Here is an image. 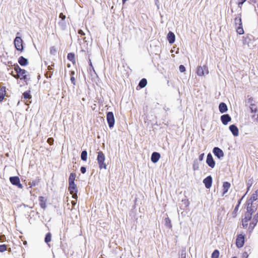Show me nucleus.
Returning <instances> with one entry per match:
<instances>
[{
	"label": "nucleus",
	"mask_w": 258,
	"mask_h": 258,
	"mask_svg": "<svg viewBox=\"0 0 258 258\" xmlns=\"http://www.w3.org/2000/svg\"><path fill=\"white\" fill-rule=\"evenodd\" d=\"M256 210L246 209L244 217L241 219L243 228L247 229L249 233H251L258 222V213L252 216Z\"/></svg>",
	"instance_id": "nucleus-1"
},
{
	"label": "nucleus",
	"mask_w": 258,
	"mask_h": 258,
	"mask_svg": "<svg viewBox=\"0 0 258 258\" xmlns=\"http://www.w3.org/2000/svg\"><path fill=\"white\" fill-rule=\"evenodd\" d=\"M258 189L253 193L250 198L246 202V209L256 210L258 202Z\"/></svg>",
	"instance_id": "nucleus-2"
},
{
	"label": "nucleus",
	"mask_w": 258,
	"mask_h": 258,
	"mask_svg": "<svg viewBox=\"0 0 258 258\" xmlns=\"http://www.w3.org/2000/svg\"><path fill=\"white\" fill-rule=\"evenodd\" d=\"M14 69L16 73L15 75H13L15 78L17 79H20V80H24L25 81L27 80V72L25 70L21 69L17 64L14 65Z\"/></svg>",
	"instance_id": "nucleus-3"
},
{
	"label": "nucleus",
	"mask_w": 258,
	"mask_h": 258,
	"mask_svg": "<svg viewBox=\"0 0 258 258\" xmlns=\"http://www.w3.org/2000/svg\"><path fill=\"white\" fill-rule=\"evenodd\" d=\"M234 24L238 34L241 35L244 33L242 26L241 14H238L234 19Z\"/></svg>",
	"instance_id": "nucleus-4"
},
{
	"label": "nucleus",
	"mask_w": 258,
	"mask_h": 258,
	"mask_svg": "<svg viewBox=\"0 0 258 258\" xmlns=\"http://www.w3.org/2000/svg\"><path fill=\"white\" fill-rule=\"evenodd\" d=\"M97 160L100 169H106L107 168V165L104 162L105 160V155L102 151L98 152Z\"/></svg>",
	"instance_id": "nucleus-5"
},
{
	"label": "nucleus",
	"mask_w": 258,
	"mask_h": 258,
	"mask_svg": "<svg viewBox=\"0 0 258 258\" xmlns=\"http://www.w3.org/2000/svg\"><path fill=\"white\" fill-rule=\"evenodd\" d=\"M68 189L70 194L72 195V198L76 200L78 198V188L76 184L75 183H69Z\"/></svg>",
	"instance_id": "nucleus-6"
},
{
	"label": "nucleus",
	"mask_w": 258,
	"mask_h": 258,
	"mask_svg": "<svg viewBox=\"0 0 258 258\" xmlns=\"http://www.w3.org/2000/svg\"><path fill=\"white\" fill-rule=\"evenodd\" d=\"M197 74L199 76H203L209 74V70L207 65L203 67L198 66L197 69Z\"/></svg>",
	"instance_id": "nucleus-7"
},
{
	"label": "nucleus",
	"mask_w": 258,
	"mask_h": 258,
	"mask_svg": "<svg viewBox=\"0 0 258 258\" xmlns=\"http://www.w3.org/2000/svg\"><path fill=\"white\" fill-rule=\"evenodd\" d=\"M14 45L16 48L21 52L23 50V40L20 37L17 36L14 40Z\"/></svg>",
	"instance_id": "nucleus-8"
},
{
	"label": "nucleus",
	"mask_w": 258,
	"mask_h": 258,
	"mask_svg": "<svg viewBox=\"0 0 258 258\" xmlns=\"http://www.w3.org/2000/svg\"><path fill=\"white\" fill-rule=\"evenodd\" d=\"M10 181L13 185L17 186L20 189L23 188V186L21 183L20 178L18 176H16L10 177Z\"/></svg>",
	"instance_id": "nucleus-9"
},
{
	"label": "nucleus",
	"mask_w": 258,
	"mask_h": 258,
	"mask_svg": "<svg viewBox=\"0 0 258 258\" xmlns=\"http://www.w3.org/2000/svg\"><path fill=\"white\" fill-rule=\"evenodd\" d=\"M244 235L242 234L237 235L236 239V245L238 248L242 247L244 244Z\"/></svg>",
	"instance_id": "nucleus-10"
},
{
	"label": "nucleus",
	"mask_w": 258,
	"mask_h": 258,
	"mask_svg": "<svg viewBox=\"0 0 258 258\" xmlns=\"http://www.w3.org/2000/svg\"><path fill=\"white\" fill-rule=\"evenodd\" d=\"M107 122L109 127H112L114 124V115L112 112H108L106 115Z\"/></svg>",
	"instance_id": "nucleus-11"
},
{
	"label": "nucleus",
	"mask_w": 258,
	"mask_h": 258,
	"mask_svg": "<svg viewBox=\"0 0 258 258\" xmlns=\"http://www.w3.org/2000/svg\"><path fill=\"white\" fill-rule=\"evenodd\" d=\"M206 163L212 168H213L215 166V162L211 153H209L207 155Z\"/></svg>",
	"instance_id": "nucleus-12"
},
{
	"label": "nucleus",
	"mask_w": 258,
	"mask_h": 258,
	"mask_svg": "<svg viewBox=\"0 0 258 258\" xmlns=\"http://www.w3.org/2000/svg\"><path fill=\"white\" fill-rule=\"evenodd\" d=\"M203 183H204L205 187L207 188H210L212 184V177L211 176H208L203 180Z\"/></svg>",
	"instance_id": "nucleus-13"
},
{
	"label": "nucleus",
	"mask_w": 258,
	"mask_h": 258,
	"mask_svg": "<svg viewBox=\"0 0 258 258\" xmlns=\"http://www.w3.org/2000/svg\"><path fill=\"white\" fill-rule=\"evenodd\" d=\"M213 151L214 155L219 159L224 156L223 152L218 147H215Z\"/></svg>",
	"instance_id": "nucleus-14"
},
{
	"label": "nucleus",
	"mask_w": 258,
	"mask_h": 258,
	"mask_svg": "<svg viewBox=\"0 0 258 258\" xmlns=\"http://www.w3.org/2000/svg\"><path fill=\"white\" fill-rule=\"evenodd\" d=\"M221 120L223 124L226 125L231 121V118L228 114H224L221 116Z\"/></svg>",
	"instance_id": "nucleus-15"
},
{
	"label": "nucleus",
	"mask_w": 258,
	"mask_h": 258,
	"mask_svg": "<svg viewBox=\"0 0 258 258\" xmlns=\"http://www.w3.org/2000/svg\"><path fill=\"white\" fill-rule=\"evenodd\" d=\"M46 198L44 197H39V205L41 208L45 209L46 208Z\"/></svg>",
	"instance_id": "nucleus-16"
},
{
	"label": "nucleus",
	"mask_w": 258,
	"mask_h": 258,
	"mask_svg": "<svg viewBox=\"0 0 258 258\" xmlns=\"http://www.w3.org/2000/svg\"><path fill=\"white\" fill-rule=\"evenodd\" d=\"M229 130L232 132L233 135L235 137L238 136L239 135V130L237 127L234 125L232 124L230 125Z\"/></svg>",
	"instance_id": "nucleus-17"
},
{
	"label": "nucleus",
	"mask_w": 258,
	"mask_h": 258,
	"mask_svg": "<svg viewBox=\"0 0 258 258\" xmlns=\"http://www.w3.org/2000/svg\"><path fill=\"white\" fill-rule=\"evenodd\" d=\"M230 186H231V184L229 182H227V181L223 182V185H222V187H223L222 195H224L225 194H226L227 192V191H228Z\"/></svg>",
	"instance_id": "nucleus-18"
},
{
	"label": "nucleus",
	"mask_w": 258,
	"mask_h": 258,
	"mask_svg": "<svg viewBox=\"0 0 258 258\" xmlns=\"http://www.w3.org/2000/svg\"><path fill=\"white\" fill-rule=\"evenodd\" d=\"M6 96V87L3 86L0 88V102H2Z\"/></svg>",
	"instance_id": "nucleus-19"
},
{
	"label": "nucleus",
	"mask_w": 258,
	"mask_h": 258,
	"mask_svg": "<svg viewBox=\"0 0 258 258\" xmlns=\"http://www.w3.org/2000/svg\"><path fill=\"white\" fill-rule=\"evenodd\" d=\"M160 158V154L158 152H154L151 156V161L153 163H156Z\"/></svg>",
	"instance_id": "nucleus-20"
},
{
	"label": "nucleus",
	"mask_w": 258,
	"mask_h": 258,
	"mask_svg": "<svg viewBox=\"0 0 258 258\" xmlns=\"http://www.w3.org/2000/svg\"><path fill=\"white\" fill-rule=\"evenodd\" d=\"M19 63L22 66H26L28 64L27 59L21 56L18 59Z\"/></svg>",
	"instance_id": "nucleus-21"
},
{
	"label": "nucleus",
	"mask_w": 258,
	"mask_h": 258,
	"mask_svg": "<svg viewBox=\"0 0 258 258\" xmlns=\"http://www.w3.org/2000/svg\"><path fill=\"white\" fill-rule=\"evenodd\" d=\"M219 111L221 113L226 112L228 110L227 106L225 103L222 102L220 103L219 106Z\"/></svg>",
	"instance_id": "nucleus-22"
},
{
	"label": "nucleus",
	"mask_w": 258,
	"mask_h": 258,
	"mask_svg": "<svg viewBox=\"0 0 258 258\" xmlns=\"http://www.w3.org/2000/svg\"><path fill=\"white\" fill-rule=\"evenodd\" d=\"M168 42L172 44L175 41V35L172 32H169L167 35Z\"/></svg>",
	"instance_id": "nucleus-23"
},
{
	"label": "nucleus",
	"mask_w": 258,
	"mask_h": 258,
	"mask_svg": "<svg viewBox=\"0 0 258 258\" xmlns=\"http://www.w3.org/2000/svg\"><path fill=\"white\" fill-rule=\"evenodd\" d=\"M240 204V202L239 201L238 204L235 206L233 212L231 213V215L232 218H235L236 217Z\"/></svg>",
	"instance_id": "nucleus-24"
},
{
	"label": "nucleus",
	"mask_w": 258,
	"mask_h": 258,
	"mask_svg": "<svg viewBox=\"0 0 258 258\" xmlns=\"http://www.w3.org/2000/svg\"><path fill=\"white\" fill-rule=\"evenodd\" d=\"M76 177V174L75 173H71L69 178V184L75 183V178Z\"/></svg>",
	"instance_id": "nucleus-25"
},
{
	"label": "nucleus",
	"mask_w": 258,
	"mask_h": 258,
	"mask_svg": "<svg viewBox=\"0 0 258 258\" xmlns=\"http://www.w3.org/2000/svg\"><path fill=\"white\" fill-rule=\"evenodd\" d=\"M251 41V39L248 36H243L242 42L244 45H248Z\"/></svg>",
	"instance_id": "nucleus-26"
},
{
	"label": "nucleus",
	"mask_w": 258,
	"mask_h": 258,
	"mask_svg": "<svg viewBox=\"0 0 258 258\" xmlns=\"http://www.w3.org/2000/svg\"><path fill=\"white\" fill-rule=\"evenodd\" d=\"M147 80L145 78H143L140 81L139 84V87H140V88H143L147 85Z\"/></svg>",
	"instance_id": "nucleus-27"
},
{
	"label": "nucleus",
	"mask_w": 258,
	"mask_h": 258,
	"mask_svg": "<svg viewBox=\"0 0 258 258\" xmlns=\"http://www.w3.org/2000/svg\"><path fill=\"white\" fill-rule=\"evenodd\" d=\"M23 98L25 99H31L32 96L30 94V91H27L23 93Z\"/></svg>",
	"instance_id": "nucleus-28"
},
{
	"label": "nucleus",
	"mask_w": 258,
	"mask_h": 258,
	"mask_svg": "<svg viewBox=\"0 0 258 258\" xmlns=\"http://www.w3.org/2000/svg\"><path fill=\"white\" fill-rule=\"evenodd\" d=\"M250 109L252 113H256L257 112V107L255 103L250 104Z\"/></svg>",
	"instance_id": "nucleus-29"
},
{
	"label": "nucleus",
	"mask_w": 258,
	"mask_h": 258,
	"mask_svg": "<svg viewBox=\"0 0 258 258\" xmlns=\"http://www.w3.org/2000/svg\"><path fill=\"white\" fill-rule=\"evenodd\" d=\"M81 159L83 161H86L87 159V152L86 151H83L81 153Z\"/></svg>",
	"instance_id": "nucleus-30"
},
{
	"label": "nucleus",
	"mask_w": 258,
	"mask_h": 258,
	"mask_svg": "<svg viewBox=\"0 0 258 258\" xmlns=\"http://www.w3.org/2000/svg\"><path fill=\"white\" fill-rule=\"evenodd\" d=\"M67 58L69 60L72 62H74L75 61V54L73 53H68L67 55Z\"/></svg>",
	"instance_id": "nucleus-31"
},
{
	"label": "nucleus",
	"mask_w": 258,
	"mask_h": 258,
	"mask_svg": "<svg viewBox=\"0 0 258 258\" xmlns=\"http://www.w3.org/2000/svg\"><path fill=\"white\" fill-rule=\"evenodd\" d=\"M57 51V50L55 46H53L50 47V53L51 55H55L56 54Z\"/></svg>",
	"instance_id": "nucleus-32"
},
{
	"label": "nucleus",
	"mask_w": 258,
	"mask_h": 258,
	"mask_svg": "<svg viewBox=\"0 0 258 258\" xmlns=\"http://www.w3.org/2000/svg\"><path fill=\"white\" fill-rule=\"evenodd\" d=\"M219 254H220V253H219V250L217 249H216L213 252V253L212 254L211 258H219Z\"/></svg>",
	"instance_id": "nucleus-33"
},
{
	"label": "nucleus",
	"mask_w": 258,
	"mask_h": 258,
	"mask_svg": "<svg viewBox=\"0 0 258 258\" xmlns=\"http://www.w3.org/2000/svg\"><path fill=\"white\" fill-rule=\"evenodd\" d=\"M51 239V235L50 233H48L46 234L45 237V242L47 243L49 242Z\"/></svg>",
	"instance_id": "nucleus-34"
},
{
	"label": "nucleus",
	"mask_w": 258,
	"mask_h": 258,
	"mask_svg": "<svg viewBox=\"0 0 258 258\" xmlns=\"http://www.w3.org/2000/svg\"><path fill=\"white\" fill-rule=\"evenodd\" d=\"M74 75H75V72L72 71L71 72V82L72 83V84L74 85H76V80H75V78L74 76Z\"/></svg>",
	"instance_id": "nucleus-35"
},
{
	"label": "nucleus",
	"mask_w": 258,
	"mask_h": 258,
	"mask_svg": "<svg viewBox=\"0 0 258 258\" xmlns=\"http://www.w3.org/2000/svg\"><path fill=\"white\" fill-rule=\"evenodd\" d=\"M253 182V178H251L247 181V190H249L251 187Z\"/></svg>",
	"instance_id": "nucleus-36"
},
{
	"label": "nucleus",
	"mask_w": 258,
	"mask_h": 258,
	"mask_svg": "<svg viewBox=\"0 0 258 258\" xmlns=\"http://www.w3.org/2000/svg\"><path fill=\"white\" fill-rule=\"evenodd\" d=\"M89 66H90V68H89L90 73L91 74H92V71L94 72V73H95V70H94V68L93 67L92 62H91L90 59L89 60Z\"/></svg>",
	"instance_id": "nucleus-37"
},
{
	"label": "nucleus",
	"mask_w": 258,
	"mask_h": 258,
	"mask_svg": "<svg viewBox=\"0 0 258 258\" xmlns=\"http://www.w3.org/2000/svg\"><path fill=\"white\" fill-rule=\"evenodd\" d=\"M7 246L6 244L0 245V252H3L7 250Z\"/></svg>",
	"instance_id": "nucleus-38"
},
{
	"label": "nucleus",
	"mask_w": 258,
	"mask_h": 258,
	"mask_svg": "<svg viewBox=\"0 0 258 258\" xmlns=\"http://www.w3.org/2000/svg\"><path fill=\"white\" fill-rule=\"evenodd\" d=\"M52 75H53V72L52 71H48L45 74V76L47 78H50Z\"/></svg>",
	"instance_id": "nucleus-39"
},
{
	"label": "nucleus",
	"mask_w": 258,
	"mask_h": 258,
	"mask_svg": "<svg viewBox=\"0 0 258 258\" xmlns=\"http://www.w3.org/2000/svg\"><path fill=\"white\" fill-rule=\"evenodd\" d=\"M37 183L38 181L36 180H33L32 181L29 182V185H30V187H32L35 186L37 184Z\"/></svg>",
	"instance_id": "nucleus-40"
},
{
	"label": "nucleus",
	"mask_w": 258,
	"mask_h": 258,
	"mask_svg": "<svg viewBox=\"0 0 258 258\" xmlns=\"http://www.w3.org/2000/svg\"><path fill=\"white\" fill-rule=\"evenodd\" d=\"M193 169L194 170H197L199 169V164L196 161H194L193 164Z\"/></svg>",
	"instance_id": "nucleus-41"
},
{
	"label": "nucleus",
	"mask_w": 258,
	"mask_h": 258,
	"mask_svg": "<svg viewBox=\"0 0 258 258\" xmlns=\"http://www.w3.org/2000/svg\"><path fill=\"white\" fill-rule=\"evenodd\" d=\"M248 103L250 104H252L255 103V101L254 100V98L253 97H250L248 98Z\"/></svg>",
	"instance_id": "nucleus-42"
},
{
	"label": "nucleus",
	"mask_w": 258,
	"mask_h": 258,
	"mask_svg": "<svg viewBox=\"0 0 258 258\" xmlns=\"http://www.w3.org/2000/svg\"><path fill=\"white\" fill-rule=\"evenodd\" d=\"M53 141H54V140L52 138H49L47 141V143L50 145H52L53 144Z\"/></svg>",
	"instance_id": "nucleus-43"
},
{
	"label": "nucleus",
	"mask_w": 258,
	"mask_h": 258,
	"mask_svg": "<svg viewBox=\"0 0 258 258\" xmlns=\"http://www.w3.org/2000/svg\"><path fill=\"white\" fill-rule=\"evenodd\" d=\"M179 71L182 73L184 72L185 71V68L183 65H180L179 67Z\"/></svg>",
	"instance_id": "nucleus-44"
},
{
	"label": "nucleus",
	"mask_w": 258,
	"mask_h": 258,
	"mask_svg": "<svg viewBox=\"0 0 258 258\" xmlns=\"http://www.w3.org/2000/svg\"><path fill=\"white\" fill-rule=\"evenodd\" d=\"M77 199L76 200H75L74 201H72L71 202V204L72 205V209H73L74 208V207L75 206V205H76V204H77Z\"/></svg>",
	"instance_id": "nucleus-45"
},
{
	"label": "nucleus",
	"mask_w": 258,
	"mask_h": 258,
	"mask_svg": "<svg viewBox=\"0 0 258 258\" xmlns=\"http://www.w3.org/2000/svg\"><path fill=\"white\" fill-rule=\"evenodd\" d=\"M180 258H186V252L183 251L181 253Z\"/></svg>",
	"instance_id": "nucleus-46"
},
{
	"label": "nucleus",
	"mask_w": 258,
	"mask_h": 258,
	"mask_svg": "<svg viewBox=\"0 0 258 258\" xmlns=\"http://www.w3.org/2000/svg\"><path fill=\"white\" fill-rule=\"evenodd\" d=\"M53 67H54V64H52L51 66H48L47 67V69H48V71H51L52 70H53Z\"/></svg>",
	"instance_id": "nucleus-47"
},
{
	"label": "nucleus",
	"mask_w": 258,
	"mask_h": 258,
	"mask_svg": "<svg viewBox=\"0 0 258 258\" xmlns=\"http://www.w3.org/2000/svg\"><path fill=\"white\" fill-rule=\"evenodd\" d=\"M80 170H81V172L84 174L86 172V169L85 167H81Z\"/></svg>",
	"instance_id": "nucleus-48"
},
{
	"label": "nucleus",
	"mask_w": 258,
	"mask_h": 258,
	"mask_svg": "<svg viewBox=\"0 0 258 258\" xmlns=\"http://www.w3.org/2000/svg\"><path fill=\"white\" fill-rule=\"evenodd\" d=\"M248 256V254L247 252L244 251L242 254V257L244 258H247Z\"/></svg>",
	"instance_id": "nucleus-49"
},
{
	"label": "nucleus",
	"mask_w": 258,
	"mask_h": 258,
	"mask_svg": "<svg viewBox=\"0 0 258 258\" xmlns=\"http://www.w3.org/2000/svg\"><path fill=\"white\" fill-rule=\"evenodd\" d=\"M59 18H61L62 20H63L66 18V16L61 13L59 14Z\"/></svg>",
	"instance_id": "nucleus-50"
},
{
	"label": "nucleus",
	"mask_w": 258,
	"mask_h": 258,
	"mask_svg": "<svg viewBox=\"0 0 258 258\" xmlns=\"http://www.w3.org/2000/svg\"><path fill=\"white\" fill-rule=\"evenodd\" d=\"M204 155V153H202L199 156V159L200 161H202L203 160Z\"/></svg>",
	"instance_id": "nucleus-51"
},
{
	"label": "nucleus",
	"mask_w": 258,
	"mask_h": 258,
	"mask_svg": "<svg viewBox=\"0 0 258 258\" xmlns=\"http://www.w3.org/2000/svg\"><path fill=\"white\" fill-rule=\"evenodd\" d=\"M252 117L254 118L256 121H258V112L256 114H253Z\"/></svg>",
	"instance_id": "nucleus-52"
},
{
	"label": "nucleus",
	"mask_w": 258,
	"mask_h": 258,
	"mask_svg": "<svg viewBox=\"0 0 258 258\" xmlns=\"http://www.w3.org/2000/svg\"><path fill=\"white\" fill-rule=\"evenodd\" d=\"M78 34L81 35H85V33L83 32L82 30H79L78 32Z\"/></svg>",
	"instance_id": "nucleus-53"
},
{
	"label": "nucleus",
	"mask_w": 258,
	"mask_h": 258,
	"mask_svg": "<svg viewBox=\"0 0 258 258\" xmlns=\"http://www.w3.org/2000/svg\"><path fill=\"white\" fill-rule=\"evenodd\" d=\"M245 1L246 0H240L238 2V5H242Z\"/></svg>",
	"instance_id": "nucleus-54"
},
{
	"label": "nucleus",
	"mask_w": 258,
	"mask_h": 258,
	"mask_svg": "<svg viewBox=\"0 0 258 258\" xmlns=\"http://www.w3.org/2000/svg\"><path fill=\"white\" fill-rule=\"evenodd\" d=\"M122 4H124L127 1V0H122Z\"/></svg>",
	"instance_id": "nucleus-55"
},
{
	"label": "nucleus",
	"mask_w": 258,
	"mask_h": 258,
	"mask_svg": "<svg viewBox=\"0 0 258 258\" xmlns=\"http://www.w3.org/2000/svg\"><path fill=\"white\" fill-rule=\"evenodd\" d=\"M11 75L13 77V75H15L16 74H14V72L12 71L11 73Z\"/></svg>",
	"instance_id": "nucleus-56"
},
{
	"label": "nucleus",
	"mask_w": 258,
	"mask_h": 258,
	"mask_svg": "<svg viewBox=\"0 0 258 258\" xmlns=\"http://www.w3.org/2000/svg\"><path fill=\"white\" fill-rule=\"evenodd\" d=\"M3 237L4 236H0V240H1V238H2V237Z\"/></svg>",
	"instance_id": "nucleus-57"
},
{
	"label": "nucleus",
	"mask_w": 258,
	"mask_h": 258,
	"mask_svg": "<svg viewBox=\"0 0 258 258\" xmlns=\"http://www.w3.org/2000/svg\"><path fill=\"white\" fill-rule=\"evenodd\" d=\"M232 258H237V257H236V256H233V257H232Z\"/></svg>",
	"instance_id": "nucleus-58"
}]
</instances>
